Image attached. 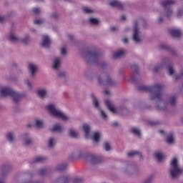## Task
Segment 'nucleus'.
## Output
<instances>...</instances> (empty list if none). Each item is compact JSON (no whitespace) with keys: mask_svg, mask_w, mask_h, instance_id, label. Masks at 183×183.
Segmentation results:
<instances>
[{"mask_svg":"<svg viewBox=\"0 0 183 183\" xmlns=\"http://www.w3.org/2000/svg\"><path fill=\"white\" fill-rule=\"evenodd\" d=\"M131 69L133 75L132 76L130 81L132 82V84H137V82H138V65L132 64Z\"/></svg>","mask_w":183,"mask_h":183,"instance_id":"4468645a","label":"nucleus"},{"mask_svg":"<svg viewBox=\"0 0 183 183\" xmlns=\"http://www.w3.org/2000/svg\"><path fill=\"white\" fill-rule=\"evenodd\" d=\"M22 139L24 141V145L28 147V145H31L32 144V139L29 137V133H24L21 135Z\"/></svg>","mask_w":183,"mask_h":183,"instance_id":"b1692460","label":"nucleus"},{"mask_svg":"<svg viewBox=\"0 0 183 183\" xmlns=\"http://www.w3.org/2000/svg\"><path fill=\"white\" fill-rule=\"evenodd\" d=\"M105 105H106L107 109H109V111H110V112H112L113 114H117V109H115V107H114V106H112V104H111V101L106 100Z\"/></svg>","mask_w":183,"mask_h":183,"instance_id":"e433bc0d","label":"nucleus"},{"mask_svg":"<svg viewBox=\"0 0 183 183\" xmlns=\"http://www.w3.org/2000/svg\"><path fill=\"white\" fill-rule=\"evenodd\" d=\"M55 142H56V139L54 138V137H50L48 140V147L50 149H52V148H54V147H55Z\"/></svg>","mask_w":183,"mask_h":183,"instance_id":"37998d69","label":"nucleus"},{"mask_svg":"<svg viewBox=\"0 0 183 183\" xmlns=\"http://www.w3.org/2000/svg\"><path fill=\"white\" fill-rule=\"evenodd\" d=\"M165 88L164 84H156L152 86H138L137 91L140 92H149L150 101H156L155 108L157 111H166L167 104L162 98L164 94L162 89Z\"/></svg>","mask_w":183,"mask_h":183,"instance_id":"f257e3e1","label":"nucleus"},{"mask_svg":"<svg viewBox=\"0 0 183 183\" xmlns=\"http://www.w3.org/2000/svg\"><path fill=\"white\" fill-rule=\"evenodd\" d=\"M176 2L177 1L175 0H166V1H161L160 5L161 6L164 8V9H167L168 6H171L172 5H175Z\"/></svg>","mask_w":183,"mask_h":183,"instance_id":"a878e982","label":"nucleus"},{"mask_svg":"<svg viewBox=\"0 0 183 183\" xmlns=\"http://www.w3.org/2000/svg\"><path fill=\"white\" fill-rule=\"evenodd\" d=\"M166 142L169 145H173V144H175V139H174V134L169 133L166 138Z\"/></svg>","mask_w":183,"mask_h":183,"instance_id":"4c0bfd02","label":"nucleus"},{"mask_svg":"<svg viewBox=\"0 0 183 183\" xmlns=\"http://www.w3.org/2000/svg\"><path fill=\"white\" fill-rule=\"evenodd\" d=\"M174 14V11L171 8L164 9V16L167 18V19H171L172 17V14Z\"/></svg>","mask_w":183,"mask_h":183,"instance_id":"ea45409f","label":"nucleus"},{"mask_svg":"<svg viewBox=\"0 0 183 183\" xmlns=\"http://www.w3.org/2000/svg\"><path fill=\"white\" fill-rule=\"evenodd\" d=\"M100 138H101V134H99V132H96L93 134L92 137V139L94 145H97V144H99V141H101Z\"/></svg>","mask_w":183,"mask_h":183,"instance_id":"c85d7f7f","label":"nucleus"},{"mask_svg":"<svg viewBox=\"0 0 183 183\" xmlns=\"http://www.w3.org/2000/svg\"><path fill=\"white\" fill-rule=\"evenodd\" d=\"M67 37H68V39H69V41H74V35H72V34H69V35L67 36Z\"/></svg>","mask_w":183,"mask_h":183,"instance_id":"774afa93","label":"nucleus"},{"mask_svg":"<svg viewBox=\"0 0 183 183\" xmlns=\"http://www.w3.org/2000/svg\"><path fill=\"white\" fill-rule=\"evenodd\" d=\"M33 14H35L36 15H38L41 12V10H39V8H34L32 9Z\"/></svg>","mask_w":183,"mask_h":183,"instance_id":"052dcab7","label":"nucleus"},{"mask_svg":"<svg viewBox=\"0 0 183 183\" xmlns=\"http://www.w3.org/2000/svg\"><path fill=\"white\" fill-rule=\"evenodd\" d=\"M19 42H21L22 45L28 46L29 45V42H31V36L29 34H26L24 37L19 39Z\"/></svg>","mask_w":183,"mask_h":183,"instance_id":"c756f323","label":"nucleus"},{"mask_svg":"<svg viewBox=\"0 0 183 183\" xmlns=\"http://www.w3.org/2000/svg\"><path fill=\"white\" fill-rule=\"evenodd\" d=\"M135 155H138L140 159H144V156L142 155V153L138 151H134V152H130L127 153V157H129V158H132L135 157Z\"/></svg>","mask_w":183,"mask_h":183,"instance_id":"58836bf2","label":"nucleus"},{"mask_svg":"<svg viewBox=\"0 0 183 183\" xmlns=\"http://www.w3.org/2000/svg\"><path fill=\"white\" fill-rule=\"evenodd\" d=\"M28 69L31 78H34L36 74V71H38V66L32 63H29L28 64Z\"/></svg>","mask_w":183,"mask_h":183,"instance_id":"aec40b11","label":"nucleus"},{"mask_svg":"<svg viewBox=\"0 0 183 183\" xmlns=\"http://www.w3.org/2000/svg\"><path fill=\"white\" fill-rule=\"evenodd\" d=\"M182 16H183V10L182 9L178 10L177 13V18H182Z\"/></svg>","mask_w":183,"mask_h":183,"instance_id":"bf43d9fd","label":"nucleus"},{"mask_svg":"<svg viewBox=\"0 0 183 183\" xmlns=\"http://www.w3.org/2000/svg\"><path fill=\"white\" fill-rule=\"evenodd\" d=\"M73 183H84L85 182V180L83 177H76L73 179L72 181Z\"/></svg>","mask_w":183,"mask_h":183,"instance_id":"09e8293b","label":"nucleus"},{"mask_svg":"<svg viewBox=\"0 0 183 183\" xmlns=\"http://www.w3.org/2000/svg\"><path fill=\"white\" fill-rule=\"evenodd\" d=\"M24 183H42L39 180H29V181H24Z\"/></svg>","mask_w":183,"mask_h":183,"instance_id":"e2e57ef3","label":"nucleus"},{"mask_svg":"<svg viewBox=\"0 0 183 183\" xmlns=\"http://www.w3.org/2000/svg\"><path fill=\"white\" fill-rule=\"evenodd\" d=\"M103 149L104 151H107V152L111 151V144H109V142H104L103 144Z\"/></svg>","mask_w":183,"mask_h":183,"instance_id":"8fccbe9b","label":"nucleus"},{"mask_svg":"<svg viewBox=\"0 0 183 183\" xmlns=\"http://www.w3.org/2000/svg\"><path fill=\"white\" fill-rule=\"evenodd\" d=\"M46 109H47L49 115L53 117V118H59V119H61V121H69V117L61 110H59L54 104L46 106Z\"/></svg>","mask_w":183,"mask_h":183,"instance_id":"39448f33","label":"nucleus"},{"mask_svg":"<svg viewBox=\"0 0 183 183\" xmlns=\"http://www.w3.org/2000/svg\"><path fill=\"white\" fill-rule=\"evenodd\" d=\"M131 131L132 134L137 135V137H139V138H141V132L139 131V129L137 128H132Z\"/></svg>","mask_w":183,"mask_h":183,"instance_id":"3c124183","label":"nucleus"},{"mask_svg":"<svg viewBox=\"0 0 183 183\" xmlns=\"http://www.w3.org/2000/svg\"><path fill=\"white\" fill-rule=\"evenodd\" d=\"M163 22H164V17H162V16H160L157 19V24H162Z\"/></svg>","mask_w":183,"mask_h":183,"instance_id":"69168bd1","label":"nucleus"},{"mask_svg":"<svg viewBox=\"0 0 183 183\" xmlns=\"http://www.w3.org/2000/svg\"><path fill=\"white\" fill-rule=\"evenodd\" d=\"M6 138L9 142H14V140L15 139V136L12 133H8L6 135Z\"/></svg>","mask_w":183,"mask_h":183,"instance_id":"de8ad7c7","label":"nucleus"},{"mask_svg":"<svg viewBox=\"0 0 183 183\" xmlns=\"http://www.w3.org/2000/svg\"><path fill=\"white\" fill-rule=\"evenodd\" d=\"M125 55V51L124 50H118L113 54V58L114 59H119V58H122Z\"/></svg>","mask_w":183,"mask_h":183,"instance_id":"a19ab883","label":"nucleus"},{"mask_svg":"<svg viewBox=\"0 0 183 183\" xmlns=\"http://www.w3.org/2000/svg\"><path fill=\"white\" fill-rule=\"evenodd\" d=\"M159 49H162L163 51H167V52H170L172 56H178V51H177V50L171 47L169 45L162 44L159 46Z\"/></svg>","mask_w":183,"mask_h":183,"instance_id":"dca6fc26","label":"nucleus"},{"mask_svg":"<svg viewBox=\"0 0 183 183\" xmlns=\"http://www.w3.org/2000/svg\"><path fill=\"white\" fill-rule=\"evenodd\" d=\"M12 169H14V167H12V164H5L1 165L0 167V172L1 177H5V175H8V174H9V172L12 171Z\"/></svg>","mask_w":183,"mask_h":183,"instance_id":"ddd939ff","label":"nucleus"},{"mask_svg":"<svg viewBox=\"0 0 183 183\" xmlns=\"http://www.w3.org/2000/svg\"><path fill=\"white\" fill-rule=\"evenodd\" d=\"M97 111H99V114L102 119H104V121H107V119H108V115L107 114L105 111L102 109V107H100V109H97Z\"/></svg>","mask_w":183,"mask_h":183,"instance_id":"79ce46f5","label":"nucleus"},{"mask_svg":"<svg viewBox=\"0 0 183 183\" xmlns=\"http://www.w3.org/2000/svg\"><path fill=\"white\" fill-rule=\"evenodd\" d=\"M183 170L178 164V159L174 157L170 162V168L168 169L169 177L171 179H178Z\"/></svg>","mask_w":183,"mask_h":183,"instance_id":"20e7f679","label":"nucleus"},{"mask_svg":"<svg viewBox=\"0 0 183 183\" xmlns=\"http://www.w3.org/2000/svg\"><path fill=\"white\" fill-rule=\"evenodd\" d=\"M69 177L66 174H64L56 178L52 183H69Z\"/></svg>","mask_w":183,"mask_h":183,"instance_id":"a211bd4d","label":"nucleus"},{"mask_svg":"<svg viewBox=\"0 0 183 183\" xmlns=\"http://www.w3.org/2000/svg\"><path fill=\"white\" fill-rule=\"evenodd\" d=\"M109 5L111 6V8H117V9H124V5L121 1H119L118 0H112L109 1Z\"/></svg>","mask_w":183,"mask_h":183,"instance_id":"412c9836","label":"nucleus"},{"mask_svg":"<svg viewBox=\"0 0 183 183\" xmlns=\"http://www.w3.org/2000/svg\"><path fill=\"white\" fill-rule=\"evenodd\" d=\"M181 78H182V76H181V74H177V75H174L173 76V79H174V81H178V79H181Z\"/></svg>","mask_w":183,"mask_h":183,"instance_id":"0e129e2a","label":"nucleus"},{"mask_svg":"<svg viewBox=\"0 0 183 183\" xmlns=\"http://www.w3.org/2000/svg\"><path fill=\"white\" fill-rule=\"evenodd\" d=\"M48 89H46V88L45 87L40 88L36 90V94L40 99H45L46 98H48Z\"/></svg>","mask_w":183,"mask_h":183,"instance_id":"2eb2a0df","label":"nucleus"},{"mask_svg":"<svg viewBox=\"0 0 183 183\" xmlns=\"http://www.w3.org/2000/svg\"><path fill=\"white\" fill-rule=\"evenodd\" d=\"M83 11L84 14H94V10L89 8H84Z\"/></svg>","mask_w":183,"mask_h":183,"instance_id":"4d7b16f0","label":"nucleus"},{"mask_svg":"<svg viewBox=\"0 0 183 183\" xmlns=\"http://www.w3.org/2000/svg\"><path fill=\"white\" fill-rule=\"evenodd\" d=\"M84 75L86 78H88V79H90V81H93L94 79L92 78V75H91V72L89 71H86L84 73Z\"/></svg>","mask_w":183,"mask_h":183,"instance_id":"6e6d98bb","label":"nucleus"},{"mask_svg":"<svg viewBox=\"0 0 183 183\" xmlns=\"http://www.w3.org/2000/svg\"><path fill=\"white\" fill-rule=\"evenodd\" d=\"M46 161H48V158L44 157V156H39L36 157H34L32 159L33 164H41L42 162H45Z\"/></svg>","mask_w":183,"mask_h":183,"instance_id":"cd10ccee","label":"nucleus"},{"mask_svg":"<svg viewBox=\"0 0 183 183\" xmlns=\"http://www.w3.org/2000/svg\"><path fill=\"white\" fill-rule=\"evenodd\" d=\"M5 22V16H0V24H4Z\"/></svg>","mask_w":183,"mask_h":183,"instance_id":"338daca9","label":"nucleus"},{"mask_svg":"<svg viewBox=\"0 0 183 183\" xmlns=\"http://www.w3.org/2000/svg\"><path fill=\"white\" fill-rule=\"evenodd\" d=\"M8 40L9 42H11V44H17V42H19V38H18L15 34L13 33H10L8 36Z\"/></svg>","mask_w":183,"mask_h":183,"instance_id":"72a5a7b5","label":"nucleus"},{"mask_svg":"<svg viewBox=\"0 0 183 183\" xmlns=\"http://www.w3.org/2000/svg\"><path fill=\"white\" fill-rule=\"evenodd\" d=\"M60 54H61V55H62V56H66V49H65V48H61Z\"/></svg>","mask_w":183,"mask_h":183,"instance_id":"680f3d73","label":"nucleus"},{"mask_svg":"<svg viewBox=\"0 0 183 183\" xmlns=\"http://www.w3.org/2000/svg\"><path fill=\"white\" fill-rule=\"evenodd\" d=\"M82 157V152L81 150H76L72 152L71 155L69 157L70 159H75Z\"/></svg>","mask_w":183,"mask_h":183,"instance_id":"473e14b6","label":"nucleus"},{"mask_svg":"<svg viewBox=\"0 0 183 183\" xmlns=\"http://www.w3.org/2000/svg\"><path fill=\"white\" fill-rule=\"evenodd\" d=\"M14 92V89L9 86H3L0 87V97H11V94Z\"/></svg>","mask_w":183,"mask_h":183,"instance_id":"f8f14e48","label":"nucleus"},{"mask_svg":"<svg viewBox=\"0 0 183 183\" xmlns=\"http://www.w3.org/2000/svg\"><path fill=\"white\" fill-rule=\"evenodd\" d=\"M132 39L136 44H140L141 41H142V39L141 38V31H139V27L138 26L137 20H134L132 22Z\"/></svg>","mask_w":183,"mask_h":183,"instance_id":"0eeeda50","label":"nucleus"},{"mask_svg":"<svg viewBox=\"0 0 183 183\" xmlns=\"http://www.w3.org/2000/svg\"><path fill=\"white\" fill-rule=\"evenodd\" d=\"M90 97L92 98L93 108L97 110L101 109L102 107L101 105L99 104V101L98 100V98H97V96H95V94L92 93L90 94Z\"/></svg>","mask_w":183,"mask_h":183,"instance_id":"6ab92c4d","label":"nucleus"},{"mask_svg":"<svg viewBox=\"0 0 183 183\" xmlns=\"http://www.w3.org/2000/svg\"><path fill=\"white\" fill-rule=\"evenodd\" d=\"M51 172V169L49 168H41L38 169V174L40 177H45V175H48Z\"/></svg>","mask_w":183,"mask_h":183,"instance_id":"c9c22d12","label":"nucleus"},{"mask_svg":"<svg viewBox=\"0 0 183 183\" xmlns=\"http://www.w3.org/2000/svg\"><path fill=\"white\" fill-rule=\"evenodd\" d=\"M52 68L54 71H56V72L57 71H59V69H61V58L56 57L54 59L52 64Z\"/></svg>","mask_w":183,"mask_h":183,"instance_id":"5701e85b","label":"nucleus"},{"mask_svg":"<svg viewBox=\"0 0 183 183\" xmlns=\"http://www.w3.org/2000/svg\"><path fill=\"white\" fill-rule=\"evenodd\" d=\"M154 157L157 159L158 162H162V159H164V155L161 152H155Z\"/></svg>","mask_w":183,"mask_h":183,"instance_id":"49530a36","label":"nucleus"},{"mask_svg":"<svg viewBox=\"0 0 183 183\" xmlns=\"http://www.w3.org/2000/svg\"><path fill=\"white\" fill-rule=\"evenodd\" d=\"M45 23V20L44 19H36L34 21L35 25H42V24Z\"/></svg>","mask_w":183,"mask_h":183,"instance_id":"864d4df0","label":"nucleus"},{"mask_svg":"<svg viewBox=\"0 0 183 183\" xmlns=\"http://www.w3.org/2000/svg\"><path fill=\"white\" fill-rule=\"evenodd\" d=\"M24 83L26 84V85L27 86V87L29 89H32V84L31 83V81H29V79H26L24 80Z\"/></svg>","mask_w":183,"mask_h":183,"instance_id":"5fc2aeb1","label":"nucleus"},{"mask_svg":"<svg viewBox=\"0 0 183 183\" xmlns=\"http://www.w3.org/2000/svg\"><path fill=\"white\" fill-rule=\"evenodd\" d=\"M68 136L70 138L76 139L78 138L79 134L74 128H70L68 129Z\"/></svg>","mask_w":183,"mask_h":183,"instance_id":"7c9ffc66","label":"nucleus"},{"mask_svg":"<svg viewBox=\"0 0 183 183\" xmlns=\"http://www.w3.org/2000/svg\"><path fill=\"white\" fill-rule=\"evenodd\" d=\"M57 77H59L60 79H64L66 78V72L62 70H57L56 71Z\"/></svg>","mask_w":183,"mask_h":183,"instance_id":"c03bdc74","label":"nucleus"},{"mask_svg":"<svg viewBox=\"0 0 183 183\" xmlns=\"http://www.w3.org/2000/svg\"><path fill=\"white\" fill-rule=\"evenodd\" d=\"M51 38L48 35H43L41 37V41L40 43V46L44 48V49H49L51 48Z\"/></svg>","mask_w":183,"mask_h":183,"instance_id":"9b49d317","label":"nucleus"},{"mask_svg":"<svg viewBox=\"0 0 183 183\" xmlns=\"http://www.w3.org/2000/svg\"><path fill=\"white\" fill-rule=\"evenodd\" d=\"M104 78H102V76L101 75H99L97 76L98 84H100L102 86H111V87L117 86L118 81L114 80V79H112L111 75H109V74H104Z\"/></svg>","mask_w":183,"mask_h":183,"instance_id":"423d86ee","label":"nucleus"},{"mask_svg":"<svg viewBox=\"0 0 183 183\" xmlns=\"http://www.w3.org/2000/svg\"><path fill=\"white\" fill-rule=\"evenodd\" d=\"M51 17L54 19L58 20V18H59V14H58V12L55 11V12L52 13Z\"/></svg>","mask_w":183,"mask_h":183,"instance_id":"13d9d810","label":"nucleus"},{"mask_svg":"<svg viewBox=\"0 0 183 183\" xmlns=\"http://www.w3.org/2000/svg\"><path fill=\"white\" fill-rule=\"evenodd\" d=\"M123 172L128 177H137L141 174V170H139V167H138V166L131 165L124 169Z\"/></svg>","mask_w":183,"mask_h":183,"instance_id":"1a4fd4ad","label":"nucleus"},{"mask_svg":"<svg viewBox=\"0 0 183 183\" xmlns=\"http://www.w3.org/2000/svg\"><path fill=\"white\" fill-rule=\"evenodd\" d=\"M166 68L168 75L172 76L175 74V70L174 69V64L171 59L168 57H164L162 59V63L157 64L154 68V72H159L161 69Z\"/></svg>","mask_w":183,"mask_h":183,"instance_id":"7ed1b4c3","label":"nucleus"},{"mask_svg":"<svg viewBox=\"0 0 183 183\" xmlns=\"http://www.w3.org/2000/svg\"><path fill=\"white\" fill-rule=\"evenodd\" d=\"M49 130L50 131V132H61L62 126L61 125L60 123H56Z\"/></svg>","mask_w":183,"mask_h":183,"instance_id":"bb28decb","label":"nucleus"},{"mask_svg":"<svg viewBox=\"0 0 183 183\" xmlns=\"http://www.w3.org/2000/svg\"><path fill=\"white\" fill-rule=\"evenodd\" d=\"M83 132H84L85 138H89V132H91V127L88 124H84L82 127Z\"/></svg>","mask_w":183,"mask_h":183,"instance_id":"f704fd0d","label":"nucleus"},{"mask_svg":"<svg viewBox=\"0 0 183 183\" xmlns=\"http://www.w3.org/2000/svg\"><path fill=\"white\" fill-rule=\"evenodd\" d=\"M149 125H150L151 127H156V125H159L161 124V122H159V121H149L148 122Z\"/></svg>","mask_w":183,"mask_h":183,"instance_id":"603ef678","label":"nucleus"},{"mask_svg":"<svg viewBox=\"0 0 183 183\" xmlns=\"http://www.w3.org/2000/svg\"><path fill=\"white\" fill-rule=\"evenodd\" d=\"M87 23L89 25H92L93 26H98V25L100 24V21L98 19L91 17L87 19Z\"/></svg>","mask_w":183,"mask_h":183,"instance_id":"2f4dec72","label":"nucleus"},{"mask_svg":"<svg viewBox=\"0 0 183 183\" xmlns=\"http://www.w3.org/2000/svg\"><path fill=\"white\" fill-rule=\"evenodd\" d=\"M169 34L175 39H181L182 31L178 29H169Z\"/></svg>","mask_w":183,"mask_h":183,"instance_id":"f3484780","label":"nucleus"},{"mask_svg":"<svg viewBox=\"0 0 183 183\" xmlns=\"http://www.w3.org/2000/svg\"><path fill=\"white\" fill-rule=\"evenodd\" d=\"M55 169L58 171V172H64V171L68 169V164L66 162L59 163L56 165Z\"/></svg>","mask_w":183,"mask_h":183,"instance_id":"4be33fe9","label":"nucleus"},{"mask_svg":"<svg viewBox=\"0 0 183 183\" xmlns=\"http://www.w3.org/2000/svg\"><path fill=\"white\" fill-rule=\"evenodd\" d=\"M168 104L171 107H175L178 104V96L177 94H172L169 97Z\"/></svg>","mask_w":183,"mask_h":183,"instance_id":"393cba45","label":"nucleus"},{"mask_svg":"<svg viewBox=\"0 0 183 183\" xmlns=\"http://www.w3.org/2000/svg\"><path fill=\"white\" fill-rule=\"evenodd\" d=\"M103 56L104 52L97 48L86 50L83 54V58L87 65H97L102 69H106L108 68V62L104 60Z\"/></svg>","mask_w":183,"mask_h":183,"instance_id":"f03ea898","label":"nucleus"},{"mask_svg":"<svg viewBox=\"0 0 183 183\" xmlns=\"http://www.w3.org/2000/svg\"><path fill=\"white\" fill-rule=\"evenodd\" d=\"M86 161L93 165H98V164H102L104 162V157H102V156L95 154H88L86 157Z\"/></svg>","mask_w":183,"mask_h":183,"instance_id":"9d476101","label":"nucleus"},{"mask_svg":"<svg viewBox=\"0 0 183 183\" xmlns=\"http://www.w3.org/2000/svg\"><path fill=\"white\" fill-rule=\"evenodd\" d=\"M34 125L36 128H44V122L41 119H36Z\"/></svg>","mask_w":183,"mask_h":183,"instance_id":"a18cd8bd","label":"nucleus"},{"mask_svg":"<svg viewBox=\"0 0 183 183\" xmlns=\"http://www.w3.org/2000/svg\"><path fill=\"white\" fill-rule=\"evenodd\" d=\"M24 97H26V94L19 93L15 90L13 91V93H11L10 95V99L12 101L14 108H18V107H19V104H21V99H22V98Z\"/></svg>","mask_w":183,"mask_h":183,"instance_id":"6e6552de","label":"nucleus"}]
</instances>
